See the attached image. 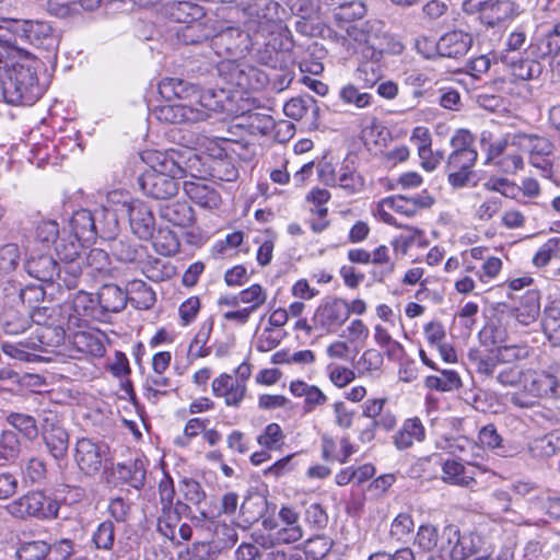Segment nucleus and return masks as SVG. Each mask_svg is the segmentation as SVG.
Returning <instances> with one entry per match:
<instances>
[{
  "instance_id": "13",
  "label": "nucleus",
  "mask_w": 560,
  "mask_h": 560,
  "mask_svg": "<svg viewBox=\"0 0 560 560\" xmlns=\"http://www.w3.org/2000/svg\"><path fill=\"white\" fill-rule=\"evenodd\" d=\"M349 318V304L339 298H335L320 304L315 311L313 322L326 331H334L342 326Z\"/></svg>"
},
{
  "instance_id": "27",
  "label": "nucleus",
  "mask_w": 560,
  "mask_h": 560,
  "mask_svg": "<svg viewBox=\"0 0 560 560\" xmlns=\"http://www.w3.org/2000/svg\"><path fill=\"white\" fill-rule=\"evenodd\" d=\"M425 439V428L422 421L415 417L406 419L400 429L393 436L394 445L404 451L410 448L415 442H422Z\"/></svg>"
},
{
  "instance_id": "4",
  "label": "nucleus",
  "mask_w": 560,
  "mask_h": 560,
  "mask_svg": "<svg viewBox=\"0 0 560 560\" xmlns=\"http://www.w3.org/2000/svg\"><path fill=\"white\" fill-rule=\"evenodd\" d=\"M20 43L49 47L54 43L52 28L40 20L0 19V44L16 48Z\"/></svg>"
},
{
  "instance_id": "20",
  "label": "nucleus",
  "mask_w": 560,
  "mask_h": 560,
  "mask_svg": "<svg viewBox=\"0 0 560 560\" xmlns=\"http://www.w3.org/2000/svg\"><path fill=\"white\" fill-rule=\"evenodd\" d=\"M127 212L132 232L141 240L153 236L155 220L150 207L141 200L127 205Z\"/></svg>"
},
{
  "instance_id": "41",
  "label": "nucleus",
  "mask_w": 560,
  "mask_h": 560,
  "mask_svg": "<svg viewBox=\"0 0 560 560\" xmlns=\"http://www.w3.org/2000/svg\"><path fill=\"white\" fill-rule=\"evenodd\" d=\"M440 375H430L424 380V385L429 389L439 392H450L462 386V381L457 372L453 370H441Z\"/></svg>"
},
{
  "instance_id": "56",
  "label": "nucleus",
  "mask_w": 560,
  "mask_h": 560,
  "mask_svg": "<svg viewBox=\"0 0 560 560\" xmlns=\"http://www.w3.org/2000/svg\"><path fill=\"white\" fill-rule=\"evenodd\" d=\"M499 359L503 364H515V362L526 359L529 355V347L524 343L505 345L495 349Z\"/></svg>"
},
{
  "instance_id": "64",
  "label": "nucleus",
  "mask_w": 560,
  "mask_h": 560,
  "mask_svg": "<svg viewBox=\"0 0 560 560\" xmlns=\"http://www.w3.org/2000/svg\"><path fill=\"white\" fill-rule=\"evenodd\" d=\"M522 374V370L516 364H503L499 368L494 378L504 387H513L521 383Z\"/></svg>"
},
{
  "instance_id": "63",
  "label": "nucleus",
  "mask_w": 560,
  "mask_h": 560,
  "mask_svg": "<svg viewBox=\"0 0 560 560\" xmlns=\"http://www.w3.org/2000/svg\"><path fill=\"white\" fill-rule=\"evenodd\" d=\"M284 434L278 423H270L265 428V431L258 436L257 442L268 448L276 450L282 443Z\"/></svg>"
},
{
  "instance_id": "31",
  "label": "nucleus",
  "mask_w": 560,
  "mask_h": 560,
  "mask_svg": "<svg viewBox=\"0 0 560 560\" xmlns=\"http://www.w3.org/2000/svg\"><path fill=\"white\" fill-rule=\"evenodd\" d=\"M528 49L529 55L536 59H547L551 51L560 49V21L546 34L535 37Z\"/></svg>"
},
{
  "instance_id": "22",
  "label": "nucleus",
  "mask_w": 560,
  "mask_h": 560,
  "mask_svg": "<svg viewBox=\"0 0 560 560\" xmlns=\"http://www.w3.org/2000/svg\"><path fill=\"white\" fill-rule=\"evenodd\" d=\"M511 145L529 153V156H550L555 149L553 143L547 137L526 132L512 135Z\"/></svg>"
},
{
  "instance_id": "7",
  "label": "nucleus",
  "mask_w": 560,
  "mask_h": 560,
  "mask_svg": "<svg viewBox=\"0 0 560 560\" xmlns=\"http://www.w3.org/2000/svg\"><path fill=\"white\" fill-rule=\"evenodd\" d=\"M83 241L75 238L73 235L61 237L56 243V254L60 266L63 268L62 283L68 290L78 285L79 278L82 275V266L85 261Z\"/></svg>"
},
{
  "instance_id": "62",
  "label": "nucleus",
  "mask_w": 560,
  "mask_h": 560,
  "mask_svg": "<svg viewBox=\"0 0 560 560\" xmlns=\"http://www.w3.org/2000/svg\"><path fill=\"white\" fill-rule=\"evenodd\" d=\"M136 296L131 299L138 308L148 310L156 301L155 292L143 281H135L132 284Z\"/></svg>"
},
{
  "instance_id": "32",
  "label": "nucleus",
  "mask_w": 560,
  "mask_h": 560,
  "mask_svg": "<svg viewBox=\"0 0 560 560\" xmlns=\"http://www.w3.org/2000/svg\"><path fill=\"white\" fill-rule=\"evenodd\" d=\"M158 91L166 100H189L190 95L198 92V85L178 78H164L159 82Z\"/></svg>"
},
{
  "instance_id": "42",
  "label": "nucleus",
  "mask_w": 560,
  "mask_h": 560,
  "mask_svg": "<svg viewBox=\"0 0 560 560\" xmlns=\"http://www.w3.org/2000/svg\"><path fill=\"white\" fill-rule=\"evenodd\" d=\"M185 25L177 31V38L185 45H197L210 37L208 28L200 20L184 23Z\"/></svg>"
},
{
  "instance_id": "61",
  "label": "nucleus",
  "mask_w": 560,
  "mask_h": 560,
  "mask_svg": "<svg viewBox=\"0 0 560 560\" xmlns=\"http://www.w3.org/2000/svg\"><path fill=\"white\" fill-rule=\"evenodd\" d=\"M31 322L36 327L49 326L59 322V307L52 306H35L30 310Z\"/></svg>"
},
{
  "instance_id": "38",
  "label": "nucleus",
  "mask_w": 560,
  "mask_h": 560,
  "mask_svg": "<svg viewBox=\"0 0 560 560\" xmlns=\"http://www.w3.org/2000/svg\"><path fill=\"white\" fill-rule=\"evenodd\" d=\"M18 560H48L51 546L44 540L23 541L15 551Z\"/></svg>"
},
{
  "instance_id": "15",
  "label": "nucleus",
  "mask_w": 560,
  "mask_h": 560,
  "mask_svg": "<svg viewBox=\"0 0 560 560\" xmlns=\"http://www.w3.org/2000/svg\"><path fill=\"white\" fill-rule=\"evenodd\" d=\"M155 117L166 124H194L207 119V112L192 104L176 103L160 105L154 110Z\"/></svg>"
},
{
  "instance_id": "16",
  "label": "nucleus",
  "mask_w": 560,
  "mask_h": 560,
  "mask_svg": "<svg viewBox=\"0 0 560 560\" xmlns=\"http://www.w3.org/2000/svg\"><path fill=\"white\" fill-rule=\"evenodd\" d=\"M27 273L47 283H56L58 288L65 287L62 283L63 268L50 255L32 256L25 264Z\"/></svg>"
},
{
  "instance_id": "21",
  "label": "nucleus",
  "mask_w": 560,
  "mask_h": 560,
  "mask_svg": "<svg viewBox=\"0 0 560 560\" xmlns=\"http://www.w3.org/2000/svg\"><path fill=\"white\" fill-rule=\"evenodd\" d=\"M74 459L85 475L95 474L102 467V447L90 439H80L75 444Z\"/></svg>"
},
{
  "instance_id": "19",
  "label": "nucleus",
  "mask_w": 560,
  "mask_h": 560,
  "mask_svg": "<svg viewBox=\"0 0 560 560\" xmlns=\"http://www.w3.org/2000/svg\"><path fill=\"white\" fill-rule=\"evenodd\" d=\"M179 522L180 521L170 509H160L156 520V530L173 545L179 546L182 541L190 540L192 536V528L187 523H183L178 530L176 529Z\"/></svg>"
},
{
  "instance_id": "45",
  "label": "nucleus",
  "mask_w": 560,
  "mask_h": 560,
  "mask_svg": "<svg viewBox=\"0 0 560 560\" xmlns=\"http://www.w3.org/2000/svg\"><path fill=\"white\" fill-rule=\"evenodd\" d=\"M332 13L337 22L350 23L364 18L366 14V7L361 0H347Z\"/></svg>"
},
{
  "instance_id": "59",
  "label": "nucleus",
  "mask_w": 560,
  "mask_h": 560,
  "mask_svg": "<svg viewBox=\"0 0 560 560\" xmlns=\"http://www.w3.org/2000/svg\"><path fill=\"white\" fill-rule=\"evenodd\" d=\"M545 335L555 345L560 346V311L550 308L545 312L542 319Z\"/></svg>"
},
{
  "instance_id": "37",
  "label": "nucleus",
  "mask_w": 560,
  "mask_h": 560,
  "mask_svg": "<svg viewBox=\"0 0 560 560\" xmlns=\"http://www.w3.org/2000/svg\"><path fill=\"white\" fill-rule=\"evenodd\" d=\"M257 60L259 63L276 71L278 67L293 65L292 54L288 50L277 49L273 44H266L265 48L258 50Z\"/></svg>"
},
{
  "instance_id": "2",
  "label": "nucleus",
  "mask_w": 560,
  "mask_h": 560,
  "mask_svg": "<svg viewBox=\"0 0 560 560\" xmlns=\"http://www.w3.org/2000/svg\"><path fill=\"white\" fill-rule=\"evenodd\" d=\"M186 175L185 168L171 155L158 156V166L138 177L140 189L149 197L166 200L179 189L178 179Z\"/></svg>"
},
{
  "instance_id": "40",
  "label": "nucleus",
  "mask_w": 560,
  "mask_h": 560,
  "mask_svg": "<svg viewBox=\"0 0 560 560\" xmlns=\"http://www.w3.org/2000/svg\"><path fill=\"white\" fill-rule=\"evenodd\" d=\"M119 477L135 489H140L145 482V467L142 460L136 459L129 464H118Z\"/></svg>"
},
{
  "instance_id": "9",
  "label": "nucleus",
  "mask_w": 560,
  "mask_h": 560,
  "mask_svg": "<svg viewBox=\"0 0 560 560\" xmlns=\"http://www.w3.org/2000/svg\"><path fill=\"white\" fill-rule=\"evenodd\" d=\"M218 71L228 84L243 90L261 89L267 80L265 73L257 68L236 60L221 61Z\"/></svg>"
},
{
  "instance_id": "5",
  "label": "nucleus",
  "mask_w": 560,
  "mask_h": 560,
  "mask_svg": "<svg viewBox=\"0 0 560 560\" xmlns=\"http://www.w3.org/2000/svg\"><path fill=\"white\" fill-rule=\"evenodd\" d=\"M4 101L9 104L32 105L42 94L37 73L31 63H13L2 79Z\"/></svg>"
},
{
  "instance_id": "34",
  "label": "nucleus",
  "mask_w": 560,
  "mask_h": 560,
  "mask_svg": "<svg viewBox=\"0 0 560 560\" xmlns=\"http://www.w3.org/2000/svg\"><path fill=\"white\" fill-rule=\"evenodd\" d=\"M73 315L69 316V324L73 322L79 326L80 320L88 322L91 317H100L97 302L93 299L91 293L79 291L72 300Z\"/></svg>"
},
{
  "instance_id": "33",
  "label": "nucleus",
  "mask_w": 560,
  "mask_h": 560,
  "mask_svg": "<svg viewBox=\"0 0 560 560\" xmlns=\"http://www.w3.org/2000/svg\"><path fill=\"white\" fill-rule=\"evenodd\" d=\"M468 360L476 373L485 378H493L502 365L495 350L481 352L480 350L471 349L468 352Z\"/></svg>"
},
{
  "instance_id": "48",
  "label": "nucleus",
  "mask_w": 560,
  "mask_h": 560,
  "mask_svg": "<svg viewBox=\"0 0 560 560\" xmlns=\"http://www.w3.org/2000/svg\"><path fill=\"white\" fill-rule=\"evenodd\" d=\"M178 489L183 499L192 505L198 506L206 500V491L200 482L192 478L184 477L180 479Z\"/></svg>"
},
{
  "instance_id": "50",
  "label": "nucleus",
  "mask_w": 560,
  "mask_h": 560,
  "mask_svg": "<svg viewBox=\"0 0 560 560\" xmlns=\"http://www.w3.org/2000/svg\"><path fill=\"white\" fill-rule=\"evenodd\" d=\"M339 97L345 104L352 105L358 109L365 108L372 103V95L360 91L354 84H347L341 88Z\"/></svg>"
},
{
  "instance_id": "24",
  "label": "nucleus",
  "mask_w": 560,
  "mask_h": 560,
  "mask_svg": "<svg viewBox=\"0 0 560 560\" xmlns=\"http://www.w3.org/2000/svg\"><path fill=\"white\" fill-rule=\"evenodd\" d=\"M183 188L190 200L202 208L215 209L221 202L219 192L199 178L184 182Z\"/></svg>"
},
{
  "instance_id": "6",
  "label": "nucleus",
  "mask_w": 560,
  "mask_h": 560,
  "mask_svg": "<svg viewBox=\"0 0 560 560\" xmlns=\"http://www.w3.org/2000/svg\"><path fill=\"white\" fill-rule=\"evenodd\" d=\"M60 504L42 491H30L10 502L5 510L16 518L52 520L58 516Z\"/></svg>"
},
{
  "instance_id": "55",
  "label": "nucleus",
  "mask_w": 560,
  "mask_h": 560,
  "mask_svg": "<svg viewBox=\"0 0 560 560\" xmlns=\"http://www.w3.org/2000/svg\"><path fill=\"white\" fill-rule=\"evenodd\" d=\"M192 106L198 109L207 112V119L210 117V112H217L222 108L221 102L217 100V94L212 90L201 91L198 86V92L190 95L189 98Z\"/></svg>"
},
{
  "instance_id": "10",
  "label": "nucleus",
  "mask_w": 560,
  "mask_h": 560,
  "mask_svg": "<svg viewBox=\"0 0 560 560\" xmlns=\"http://www.w3.org/2000/svg\"><path fill=\"white\" fill-rule=\"evenodd\" d=\"M524 386L535 397L560 400V366L529 371L525 375Z\"/></svg>"
},
{
  "instance_id": "35",
  "label": "nucleus",
  "mask_w": 560,
  "mask_h": 560,
  "mask_svg": "<svg viewBox=\"0 0 560 560\" xmlns=\"http://www.w3.org/2000/svg\"><path fill=\"white\" fill-rule=\"evenodd\" d=\"M109 250L118 261L126 264L137 262L144 256V247L126 237L110 240Z\"/></svg>"
},
{
  "instance_id": "53",
  "label": "nucleus",
  "mask_w": 560,
  "mask_h": 560,
  "mask_svg": "<svg viewBox=\"0 0 560 560\" xmlns=\"http://www.w3.org/2000/svg\"><path fill=\"white\" fill-rule=\"evenodd\" d=\"M372 254L371 262L377 266H382V270L373 276L377 281H383L385 277L393 273L395 269V262L390 259L389 249L385 245L376 247Z\"/></svg>"
},
{
  "instance_id": "3",
  "label": "nucleus",
  "mask_w": 560,
  "mask_h": 560,
  "mask_svg": "<svg viewBox=\"0 0 560 560\" xmlns=\"http://www.w3.org/2000/svg\"><path fill=\"white\" fill-rule=\"evenodd\" d=\"M62 325L63 323L59 320L49 326L36 327L33 332L34 336L16 343L2 342L1 349L13 359L32 362L38 357L37 351L54 352L56 348L63 343L66 331Z\"/></svg>"
},
{
  "instance_id": "52",
  "label": "nucleus",
  "mask_w": 560,
  "mask_h": 560,
  "mask_svg": "<svg viewBox=\"0 0 560 560\" xmlns=\"http://www.w3.org/2000/svg\"><path fill=\"white\" fill-rule=\"evenodd\" d=\"M8 421L30 441L38 436L39 430L32 416L15 412L8 417Z\"/></svg>"
},
{
  "instance_id": "51",
  "label": "nucleus",
  "mask_w": 560,
  "mask_h": 560,
  "mask_svg": "<svg viewBox=\"0 0 560 560\" xmlns=\"http://www.w3.org/2000/svg\"><path fill=\"white\" fill-rule=\"evenodd\" d=\"M336 184L345 189L348 194H354L364 186L363 177L349 166H342L335 177Z\"/></svg>"
},
{
  "instance_id": "30",
  "label": "nucleus",
  "mask_w": 560,
  "mask_h": 560,
  "mask_svg": "<svg viewBox=\"0 0 560 560\" xmlns=\"http://www.w3.org/2000/svg\"><path fill=\"white\" fill-rule=\"evenodd\" d=\"M500 60L511 69L512 75L517 80H532L541 72V65L534 59H523L510 54H501Z\"/></svg>"
},
{
  "instance_id": "44",
  "label": "nucleus",
  "mask_w": 560,
  "mask_h": 560,
  "mask_svg": "<svg viewBox=\"0 0 560 560\" xmlns=\"http://www.w3.org/2000/svg\"><path fill=\"white\" fill-rule=\"evenodd\" d=\"M10 289L13 290L11 302L25 305L27 310L35 307V303L43 302L45 298V290L38 285H27L25 288L10 285Z\"/></svg>"
},
{
  "instance_id": "29",
  "label": "nucleus",
  "mask_w": 560,
  "mask_h": 560,
  "mask_svg": "<svg viewBox=\"0 0 560 560\" xmlns=\"http://www.w3.org/2000/svg\"><path fill=\"white\" fill-rule=\"evenodd\" d=\"M511 315L524 326L536 322L540 314V295L535 290L527 291L522 298L520 305L511 308Z\"/></svg>"
},
{
  "instance_id": "8",
  "label": "nucleus",
  "mask_w": 560,
  "mask_h": 560,
  "mask_svg": "<svg viewBox=\"0 0 560 560\" xmlns=\"http://www.w3.org/2000/svg\"><path fill=\"white\" fill-rule=\"evenodd\" d=\"M480 541L478 535L462 533L457 525L450 524L440 532L438 550L455 560H465L477 552Z\"/></svg>"
},
{
  "instance_id": "28",
  "label": "nucleus",
  "mask_w": 560,
  "mask_h": 560,
  "mask_svg": "<svg viewBox=\"0 0 560 560\" xmlns=\"http://www.w3.org/2000/svg\"><path fill=\"white\" fill-rule=\"evenodd\" d=\"M160 215L175 226L186 228L195 222L192 208L186 201L166 202L160 206Z\"/></svg>"
},
{
  "instance_id": "57",
  "label": "nucleus",
  "mask_w": 560,
  "mask_h": 560,
  "mask_svg": "<svg viewBox=\"0 0 560 560\" xmlns=\"http://www.w3.org/2000/svg\"><path fill=\"white\" fill-rule=\"evenodd\" d=\"M20 441L14 431L3 430L0 432V462H8L18 456ZM2 463H0L1 465Z\"/></svg>"
},
{
  "instance_id": "18",
  "label": "nucleus",
  "mask_w": 560,
  "mask_h": 560,
  "mask_svg": "<svg viewBox=\"0 0 560 560\" xmlns=\"http://www.w3.org/2000/svg\"><path fill=\"white\" fill-rule=\"evenodd\" d=\"M213 45L223 48L231 57H241L252 49L254 43L248 32L230 26L213 37Z\"/></svg>"
},
{
  "instance_id": "36",
  "label": "nucleus",
  "mask_w": 560,
  "mask_h": 560,
  "mask_svg": "<svg viewBox=\"0 0 560 560\" xmlns=\"http://www.w3.org/2000/svg\"><path fill=\"white\" fill-rule=\"evenodd\" d=\"M167 12L178 23L194 22L206 15L205 9L191 0L170 2L167 4Z\"/></svg>"
},
{
  "instance_id": "1",
  "label": "nucleus",
  "mask_w": 560,
  "mask_h": 560,
  "mask_svg": "<svg viewBox=\"0 0 560 560\" xmlns=\"http://www.w3.org/2000/svg\"><path fill=\"white\" fill-rule=\"evenodd\" d=\"M474 143L475 136L464 128L457 129L450 139L453 151L447 156L444 171L448 184L455 189L468 186L475 177L478 152Z\"/></svg>"
},
{
  "instance_id": "58",
  "label": "nucleus",
  "mask_w": 560,
  "mask_h": 560,
  "mask_svg": "<svg viewBox=\"0 0 560 560\" xmlns=\"http://www.w3.org/2000/svg\"><path fill=\"white\" fill-rule=\"evenodd\" d=\"M238 300L241 303L249 304L246 306L253 313L257 311L261 305L266 303L267 292L260 284H253L238 293Z\"/></svg>"
},
{
  "instance_id": "46",
  "label": "nucleus",
  "mask_w": 560,
  "mask_h": 560,
  "mask_svg": "<svg viewBox=\"0 0 560 560\" xmlns=\"http://www.w3.org/2000/svg\"><path fill=\"white\" fill-rule=\"evenodd\" d=\"M173 384L168 377L161 373L149 375L144 383L145 396L149 400L156 402L161 395H167Z\"/></svg>"
},
{
  "instance_id": "39",
  "label": "nucleus",
  "mask_w": 560,
  "mask_h": 560,
  "mask_svg": "<svg viewBox=\"0 0 560 560\" xmlns=\"http://www.w3.org/2000/svg\"><path fill=\"white\" fill-rule=\"evenodd\" d=\"M510 4L501 0H485L481 9V23L487 26H495L509 16Z\"/></svg>"
},
{
  "instance_id": "11",
  "label": "nucleus",
  "mask_w": 560,
  "mask_h": 560,
  "mask_svg": "<svg viewBox=\"0 0 560 560\" xmlns=\"http://www.w3.org/2000/svg\"><path fill=\"white\" fill-rule=\"evenodd\" d=\"M40 428L42 436L49 454L55 459L65 458L69 448V434L61 425L58 416L51 411L45 412Z\"/></svg>"
},
{
  "instance_id": "26",
  "label": "nucleus",
  "mask_w": 560,
  "mask_h": 560,
  "mask_svg": "<svg viewBox=\"0 0 560 560\" xmlns=\"http://www.w3.org/2000/svg\"><path fill=\"white\" fill-rule=\"evenodd\" d=\"M127 293L113 283L104 284L97 292V307L100 315L104 313H118L127 305Z\"/></svg>"
},
{
  "instance_id": "43",
  "label": "nucleus",
  "mask_w": 560,
  "mask_h": 560,
  "mask_svg": "<svg viewBox=\"0 0 560 560\" xmlns=\"http://www.w3.org/2000/svg\"><path fill=\"white\" fill-rule=\"evenodd\" d=\"M213 329V319H206L189 345V355L192 358H205L210 354L211 349L207 347Z\"/></svg>"
},
{
  "instance_id": "12",
  "label": "nucleus",
  "mask_w": 560,
  "mask_h": 560,
  "mask_svg": "<svg viewBox=\"0 0 560 560\" xmlns=\"http://www.w3.org/2000/svg\"><path fill=\"white\" fill-rule=\"evenodd\" d=\"M278 3L271 0H253L245 8V14L247 15V27L248 31L255 33H271L277 15Z\"/></svg>"
},
{
  "instance_id": "49",
  "label": "nucleus",
  "mask_w": 560,
  "mask_h": 560,
  "mask_svg": "<svg viewBox=\"0 0 560 560\" xmlns=\"http://www.w3.org/2000/svg\"><path fill=\"white\" fill-rule=\"evenodd\" d=\"M92 542L97 549L109 551L115 544V526L109 520L100 523L92 535Z\"/></svg>"
},
{
  "instance_id": "23",
  "label": "nucleus",
  "mask_w": 560,
  "mask_h": 560,
  "mask_svg": "<svg viewBox=\"0 0 560 560\" xmlns=\"http://www.w3.org/2000/svg\"><path fill=\"white\" fill-rule=\"evenodd\" d=\"M472 44V37L462 31L444 34L436 43V50L442 57L460 58L465 56Z\"/></svg>"
},
{
  "instance_id": "14",
  "label": "nucleus",
  "mask_w": 560,
  "mask_h": 560,
  "mask_svg": "<svg viewBox=\"0 0 560 560\" xmlns=\"http://www.w3.org/2000/svg\"><path fill=\"white\" fill-rule=\"evenodd\" d=\"M0 312V328L8 336H18L31 327L30 310L25 305L15 302L10 304V295H7Z\"/></svg>"
},
{
  "instance_id": "25",
  "label": "nucleus",
  "mask_w": 560,
  "mask_h": 560,
  "mask_svg": "<svg viewBox=\"0 0 560 560\" xmlns=\"http://www.w3.org/2000/svg\"><path fill=\"white\" fill-rule=\"evenodd\" d=\"M69 225L73 236L86 244L93 243L100 233L96 219L88 209H80L73 212Z\"/></svg>"
},
{
  "instance_id": "47",
  "label": "nucleus",
  "mask_w": 560,
  "mask_h": 560,
  "mask_svg": "<svg viewBox=\"0 0 560 560\" xmlns=\"http://www.w3.org/2000/svg\"><path fill=\"white\" fill-rule=\"evenodd\" d=\"M559 438L553 435H545L533 441L528 446V452L533 458H548L560 450Z\"/></svg>"
},
{
  "instance_id": "54",
  "label": "nucleus",
  "mask_w": 560,
  "mask_h": 560,
  "mask_svg": "<svg viewBox=\"0 0 560 560\" xmlns=\"http://www.w3.org/2000/svg\"><path fill=\"white\" fill-rule=\"evenodd\" d=\"M440 541V533L433 525L427 524L421 525L418 528L415 545L423 551L438 550V544Z\"/></svg>"
},
{
  "instance_id": "17",
  "label": "nucleus",
  "mask_w": 560,
  "mask_h": 560,
  "mask_svg": "<svg viewBox=\"0 0 560 560\" xmlns=\"http://www.w3.org/2000/svg\"><path fill=\"white\" fill-rule=\"evenodd\" d=\"M283 112L291 119L304 120L308 129L315 130L319 126L320 108L317 101L311 95L291 98L284 104Z\"/></svg>"
},
{
  "instance_id": "60",
  "label": "nucleus",
  "mask_w": 560,
  "mask_h": 560,
  "mask_svg": "<svg viewBox=\"0 0 560 560\" xmlns=\"http://www.w3.org/2000/svg\"><path fill=\"white\" fill-rule=\"evenodd\" d=\"M415 523L409 513H399L392 522L390 536L397 540H405L413 532Z\"/></svg>"
}]
</instances>
